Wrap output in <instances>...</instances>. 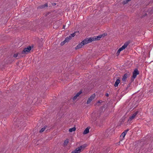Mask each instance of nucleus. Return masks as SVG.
<instances>
[{
	"mask_svg": "<svg viewBox=\"0 0 153 153\" xmlns=\"http://www.w3.org/2000/svg\"><path fill=\"white\" fill-rule=\"evenodd\" d=\"M93 42L91 37H90L88 39H86L82 42V43L83 45H85L87 43L91 42Z\"/></svg>",
	"mask_w": 153,
	"mask_h": 153,
	"instance_id": "nucleus-3",
	"label": "nucleus"
},
{
	"mask_svg": "<svg viewBox=\"0 0 153 153\" xmlns=\"http://www.w3.org/2000/svg\"><path fill=\"white\" fill-rule=\"evenodd\" d=\"M138 113V111H137L135 113H134L130 117H129V118L128 119V121H131L133 119L136 115Z\"/></svg>",
	"mask_w": 153,
	"mask_h": 153,
	"instance_id": "nucleus-6",
	"label": "nucleus"
},
{
	"mask_svg": "<svg viewBox=\"0 0 153 153\" xmlns=\"http://www.w3.org/2000/svg\"><path fill=\"white\" fill-rule=\"evenodd\" d=\"M52 5H56V4L55 3H52Z\"/></svg>",
	"mask_w": 153,
	"mask_h": 153,
	"instance_id": "nucleus-33",
	"label": "nucleus"
},
{
	"mask_svg": "<svg viewBox=\"0 0 153 153\" xmlns=\"http://www.w3.org/2000/svg\"><path fill=\"white\" fill-rule=\"evenodd\" d=\"M65 27V25H64L63 26V28H64V27Z\"/></svg>",
	"mask_w": 153,
	"mask_h": 153,
	"instance_id": "nucleus-35",
	"label": "nucleus"
},
{
	"mask_svg": "<svg viewBox=\"0 0 153 153\" xmlns=\"http://www.w3.org/2000/svg\"><path fill=\"white\" fill-rule=\"evenodd\" d=\"M129 42H126V43H125L124 45H123L122 47L123 49H124L126 48L129 45Z\"/></svg>",
	"mask_w": 153,
	"mask_h": 153,
	"instance_id": "nucleus-16",
	"label": "nucleus"
},
{
	"mask_svg": "<svg viewBox=\"0 0 153 153\" xmlns=\"http://www.w3.org/2000/svg\"><path fill=\"white\" fill-rule=\"evenodd\" d=\"M120 51H122L123 50V49L121 47V48H120L119 49Z\"/></svg>",
	"mask_w": 153,
	"mask_h": 153,
	"instance_id": "nucleus-30",
	"label": "nucleus"
},
{
	"mask_svg": "<svg viewBox=\"0 0 153 153\" xmlns=\"http://www.w3.org/2000/svg\"><path fill=\"white\" fill-rule=\"evenodd\" d=\"M87 146L86 144H84L81 146L80 147H79L81 150H83V149Z\"/></svg>",
	"mask_w": 153,
	"mask_h": 153,
	"instance_id": "nucleus-18",
	"label": "nucleus"
},
{
	"mask_svg": "<svg viewBox=\"0 0 153 153\" xmlns=\"http://www.w3.org/2000/svg\"><path fill=\"white\" fill-rule=\"evenodd\" d=\"M68 142H67L68 143Z\"/></svg>",
	"mask_w": 153,
	"mask_h": 153,
	"instance_id": "nucleus-36",
	"label": "nucleus"
},
{
	"mask_svg": "<svg viewBox=\"0 0 153 153\" xmlns=\"http://www.w3.org/2000/svg\"><path fill=\"white\" fill-rule=\"evenodd\" d=\"M76 130V128L75 127H74L72 128H70L69 129V131L70 132H71L73 131H74Z\"/></svg>",
	"mask_w": 153,
	"mask_h": 153,
	"instance_id": "nucleus-19",
	"label": "nucleus"
},
{
	"mask_svg": "<svg viewBox=\"0 0 153 153\" xmlns=\"http://www.w3.org/2000/svg\"><path fill=\"white\" fill-rule=\"evenodd\" d=\"M128 73H126L125 74L123 77L122 80L123 81H125L126 79L128 77Z\"/></svg>",
	"mask_w": 153,
	"mask_h": 153,
	"instance_id": "nucleus-11",
	"label": "nucleus"
},
{
	"mask_svg": "<svg viewBox=\"0 0 153 153\" xmlns=\"http://www.w3.org/2000/svg\"><path fill=\"white\" fill-rule=\"evenodd\" d=\"M95 95L94 94H92L88 99L87 102V103L88 104L91 102L95 98Z\"/></svg>",
	"mask_w": 153,
	"mask_h": 153,
	"instance_id": "nucleus-5",
	"label": "nucleus"
},
{
	"mask_svg": "<svg viewBox=\"0 0 153 153\" xmlns=\"http://www.w3.org/2000/svg\"><path fill=\"white\" fill-rule=\"evenodd\" d=\"M109 130H110V129H107V130L106 131V132H108V131H109Z\"/></svg>",
	"mask_w": 153,
	"mask_h": 153,
	"instance_id": "nucleus-34",
	"label": "nucleus"
},
{
	"mask_svg": "<svg viewBox=\"0 0 153 153\" xmlns=\"http://www.w3.org/2000/svg\"><path fill=\"white\" fill-rule=\"evenodd\" d=\"M84 45H83V44L82 43V42L79 44L78 45H77L76 47H75V49H77L79 48H82V46H83Z\"/></svg>",
	"mask_w": 153,
	"mask_h": 153,
	"instance_id": "nucleus-10",
	"label": "nucleus"
},
{
	"mask_svg": "<svg viewBox=\"0 0 153 153\" xmlns=\"http://www.w3.org/2000/svg\"><path fill=\"white\" fill-rule=\"evenodd\" d=\"M82 93V92L81 91H79L76 94V96L77 97H79V96Z\"/></svg>",
	"mask_w": 153,
	"mask_h": 153,
	"instance_id": "nucleus-24",
	"label": "nucleus"
},
{
	"mask_svg": "<svg viewBox=\"0 0 153 153\" xmlns=\"http://www.w3.org/2000/svg\"><path fill=\"white\" fill-rule=\"evenodd\" d=\"M125 133L123 132L122 133L120 136V140L121 141L123 140L124 139V137L126 135Z\"/></svg>",
	"mask_w": 153,
	"mask_h": 153,
	"instance_id": "nucleus-14",
	"label": "nucleus"
},
{
	"mask_svg": "<svg viewBox=\"0 0 153 153\" xmlns=\"http://www.w3.org/2000/svg\"><path fill=\"white\" fill-rule=\"evenodd\" d=\"M66 42H67V37L66 38L65 40L62 42H61L60 45L61 46L63 45Z\"/></svg>",
	"mask_w": 153,
	"mask_h": 153,
	"instance_id": "nucleus-20",
	"label": "nucleus"
},
{
	"mask_svg": "<svg viewBox=\"0 0 153 153\" xmlns=\"http://www.w3.org/2000/svg\"><path fill=\"white\" fill-rule=\"evenodd\" d=\"M139 74V72L137 69H135L133 73V75L131 79L132 82L134 80V79L136 78L137 76Z\"/></svg>",
	"mask_w": 153,
	"mask_h": 153,
	"instance_id": "nucleus-1",
	"label": "nucleus"
},
{
	"mask_svg": "<svg viewBox=\"0 0 153 153\" xmlns=\"http://www.w3.org/2000/svg\"><path fill=\"white\" fill-rule=\"evenodd\" d=\"M81 151V150L79 147L76 149L75 150L73 151L71 153H80Z\"/></svg>",
	"mask_w": 153,
	"mask_h": 153,
	"instance_id": "nucleus-8",
	"label": "nucleus"
},
{
	"mask_svg": "<svg viewBox=\"0 0 153 153\" xmlns=\"http://www.w3.org/2000/svg\"><path fill=\"white\" fill-rule=\"evenodd\" d=\"M102 102V101L101 100H100V101H98L97 102L98 103H101Z\"/></svg>",
	"mask_w": 153,
	"mask_h": 153,
	"instance_id": "nucleus-32",
	"label": "nucleus"
},
{
	"mask_svg": "<svg viewBox=\"0 0 153 153\" xmlns=\"http://www.w3.org/2000/svg\"><path fill=\"white\" fill-rule=\"evenodd\" d=\"M18 54L17 53H15L14 54V55H13V57L14 58H16V57H18Z\"/></svg>",
	"mask_w": 153,
	"mask_h": 153,
	"instance_id": "nucleus-25",
	"label": "nucleus"
},
{
	"mask_svg": "<svg viewBox=\"0 0 153 153\" xmlns=\"http://www.w3.org/2000/svg\"><path fill=\"white\" fill-rule=\"evenodd\" d=\"M128 131V129H127V130H125L124 132H123L125 133V134H126L127 133V132Z\"/></svg>",
	"mask_w": 153,
	"mask_h": 153,
	"instance_id": "nucleus-27",
	"label": "nucleus"
},
{
	"mask_svg": "<svg viewBox=\"0 0 153 153\" xmlns=\"http://www.w3.org/2000/svg\"><path fill=\"white\" fill-rule=\"evenodd\" d=\"M48 7L47 3H45V4H42L38 7H37V9H43L47 7Z\"/></svg>",
	"mask_w": 153,
	"mask_h": 153,
	"instance_id": "nucleus-9",
	"label": "nucleus"
},
{
	"mask_svg": "<svg viewBox=\"0 0 153 153\" xmlns=\"http://www.w3.org/2000/svg\"><path fill=\"white\" fill-rule=\"evenodd\" d=\"M77 98V97L75 95L73 97V99L74 100H75Z\"/></svg>",
	"mask_w": 153,
	"mask_h": 153,
	"instance_id": "nucleus-28",
	"label": "nucleus"
},
{
	"mask_svg": "<svg viewBox=\"0 0 153 153\" xmlns=\"http://www.w3.org/2000/svg\"><path fill=\"white\" fill-rule=\"evenodd\" d=\"M120 82V80L119 79H117L115 82L114 86L115 87L117 86Z\"/></svg>",
	"mask_w": 153,
	"mask_h": 153,
	"instance_id": "nucleus-12",
	"label": "nucleus"
},
{
	"mask_svg": "<svg viewBox=\"0 0 153 153\" xmlns=\"http://www.w3.org/2000/svg\"><path fill=\"white\" fill-rule=\"evenodd\" d=\"M131 1V0H126L123 2L122 4H127V3H128V2L130 1Z\"/></svg>",
	"mask_w": 153,
	"mask_h": 153,
	"instance_id": "nucleus-22",
	"label": "nucleus"
},
{
	"mask_svg": "<svg viewBox=\"0 0 153 153\" xmlns=\"http://www.w3.org/2000/svg\"><path fill=\"white\" fill-rule=\"evenodd\" d=\"M66 140H65L64 141V143L63 144V146L64 147H65L67 146V141H66Z\"/></svg>",
	"mask_w": 153,
	"mask_h": 153,
	"instance_id": "nucleus-23",
	"label": "nucleus"
},
{
	"mask_svg": "<svg viewBox=\"0 0 153 153\" xmlns=\"http://www.w3.org/2000/svg\"><path fill=\"white\" fill-rule=\"evenodd\" d=\"M76 32H74L73 33L71 34L70 36H69L68 37V39H71L72 37H74L76 35Z\"/></svg>",
	"mask_w": 153,
	"mask_h": 153,
	"instance_id": "nucleus-15",
	"label": "nucleus"
},
{
	"mask_svg": "<svg viewBox=\"0 0 153 153\" xmlns=\"http://www.w3.org/2000/svg\"><path fill=\"white\" fill-rule=\"evenodd\" d=\"M22 53V51L21 52H18L17 53L18 55V57L19 58L23 56V55L22 54L24 53Z\"/></svg>",
	"mask_w": 153,
	"mask_h": 153,
	"instance_id": "nucleus-21",
	"label": "nucleus"
},
{
	"mask_svg": "<svg viewBox=\"0 0 153 153\" xmlns=\"http://www.w3.org/2000/svg\"><path fill=\"white\" fill-rule=\"evenodd\" d=\"M105 95L107 97H108V96H109V95L108 93H106Z\"/></svg>",
	"mask_w": 153,
	"mask_h": 153,
	"instance_id": "nucleus-31",
	"label": "nucleus"
},
{
	"mask_svg": "<svg viewBox=\"0 0 153 153\" xmlns=\"http://www.w3.org/2000/svg\"><path fill=\"white\" fill-rule=\"evenodd\" d=\"M109 150V148H107V149H106V152L105 153H107L108 152V151Z\"/></svg>",
	"mask_w": 153,
	"mask_h": 153,
	"instance_id": "nucleus-29",
	"label": "nucleus"
},
{
	"mask_svg": "<svg viewBox=\"0 0 153 153\" xmlns=\"http://www.w3.org/2000/svg\"><path fill=\"white\" fill-rule=\"evenodd\" d=\"M120 51H121L119 49H118V51L116 53V54L117 56H118V55H119Z\"/></svg>",
	"mask_w": 153,
	"mask_h": 153,
	"instance_id": "nucleus-26",
	"label": "nucleus"
},
{
	"mask_svg": "<svg viewBox=\"0 0 153 153\" xmlns=\"http://www.w3.org/2000/svg\"><path fill=\"white\" fill-rule=\"evenodd\" d=\"M31 46H29L27 48H25L22 51V53H27L29 52L31 49Z\"/></svg>",
	"mask_w": 153,
	"mask_h": 153,
	"instance_id": "nucleus-4",
	"label": "nucleus"
},
{
	"mask_svg": "<svg viewBox=\"0 0 153 153\" xmlns=\"http://www.w3.org/2000/svg\"><path fill=\"white\" fill-rule=\"evenodd\" d=\"M48 128L47 130H46V131H48L50 129V127L47 126H44L42 128L40 131H39V132L41 133L42 132H43L45 129L46 128Z\"/></svg>",
	"mask_w": 153,
	"mask_h": 153,
	"instance_id": "nucleus-7",
	"label": "nucleus"
},
{
	"mask_svg": "<svg viewBox=\"0 0 153 153\" xmlns=\"http://www.w3.org/2000/svg\"><path fill=\"white\" fill-rule=\"evenodd\" d=\"M43 40L42 39V40H40L39 41V47H41L43 46Z\"/></svg>",
	"mask_w": 153,
	"mask_h": 153,
	"instance_id": "nucleus-13",
	"label": "nucleus"
},
{
	"mask_svg": "<svg viewBox=\"0 0 153 153\" xmlns=\"http://www.w3.org/2000/svg\"><path fill=\"white\" fill-rule=\"evenodd\" d=\"M104 34H102L100 35L97 36H94V37H92L91 38L92 39L93 42L97 40H99L102 36L104 37Z\"/></svg>",
	"mask_w": 153,
	"mask_h": 153,
	"instance_id": "nucleus-2",
	"label": "nucleus"
},
{
	"mask_svg": "<svg viewBox=\"0 0 153 153\" xmlns=\"http://www.w3.org/2000/svg\"><path fill=\"white\" fill-rule=\"evenodd\" d=\"M89 132V128L87 127L85 130L84 131L83 134H86Z\"/></svg>",
	"mask_w": 153,
	"mask_h": 153,
	"instance_id": "nucleus-17",
	"label": "nucleus"
}]
</instances>
